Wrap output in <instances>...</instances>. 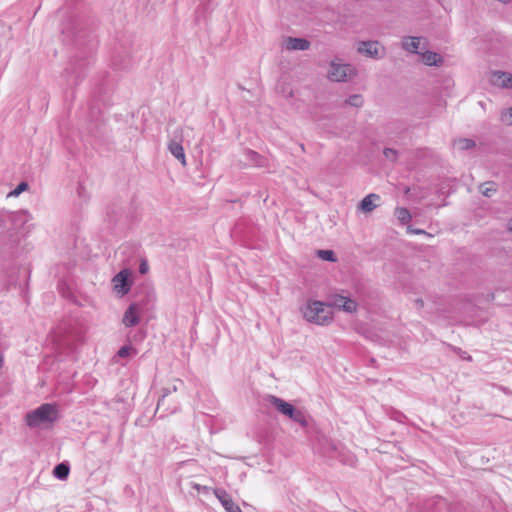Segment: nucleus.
Segmentation results:
<instances>
[{"instance_id":"33","label":"nucleus","mask_w":512,"mask_h":512,"mask_svg":"<svg viewBox=\"0 0 512 512\" xmlns=\"http://www.w3.org/2000/svg\"><path fill=\"white\" fill-rule=\"evenodd\" d=\"M415 303H416L417 307H419V308H422L424 305V302L422 299H416Z\"/></svg>"},{"instance_id":"6","label":"nucleus","mask_w":512,"mask_h":512,"mask_svg":"<svg viewBox=\"0 0 512 512\" xmlns=\"http://www.w3.org/2000/svg\"><path fill=\"white\" fill-rule=\"evenodd\" d=\"M358 52L373 59H381L385 55V48L378 41H362L359 43Z\"/></svg>"},{"instance_id":"21","label":"nucleus","mask_w":512,"mask_h":512,"mask_svg":"<svg viewBox=\"0 0 512 512\" xmlns=\"http://www.w3.org/2000/svg\"><path fill=\"white\" fill-rule=\"evenodd\" d=\"M480 192L486 196L491 197L496 192V183L486 182L479 186Z\"/></svg>"},{"instance_id":"36","label":"nucleus","mask_w":512,"mask_h":512,"mask_svg":"<svg viewBox=\"0 0 512 512\" xmlns=\"http://www.w3.org/2000/svg\"><path fill=\"white\" fill-rule=\"evenodd\" d=\"M4 359L2 354L0 353V367L3 365Z\"/></svg>"},{"instance_id":"17","label":"nucleus","mask_w":512,"mask_h":512,"mask_svg":"<svg viewBox=\"0 0 512 512\" xmlns=\"http://www.w3.org/2000/svg\"><path fill=\"white\" fill-rule=\"evenodd\" d=\"M373 199H379V196L373 193L365 196L360 202V209L366 213L375 209L377 205L373 202Z\"/></svg>"},{"instance_id":"22","label":"nucleus","mask_w":512,"mask_h":512,"mask_svg":"<svg viewBox=\"0 0 512 512\" xmlns=\"http://www.w3.org/2000/svg\"><path fill=\"white\" fill-rule=\"evenodd\" d=\"M28 189V183L25 181L20 182L17 187L8 193L7 197H18L22 192Z\"/></svg>"},{"instance_id":"10","label":"nucleus","mask_w":512,"mask_h":512,"mask_svg":"<svg viewBox=\"0 0 512 512\" xmlns=\"http://www.w3.org/2000/svg\"><path fill=\"white\" fill-rule=\"evenodd\" d=\"M332 305L348 313L356 312L358 306L355 300L340 295L334 298Z\"/></svg>"},{"instance_id":"14","label":"nucleus","mask_w":512,"mask_h":512,"mask_svg":"<svg viewBox=\"0 0 512 512\" xmlns=\"http://www.w3.org/2000/svg\"><path fill=\"white\" fill-rule=\"evenodd\" d=\"M70 466L66 462L57 464L53 469V475L59 480H66L69 476Z\"/></svg>"},{"instance_id":"4","label":"nucleus","mask_w":512,"mask_h":512,"mask_svg":"<svg viewBox=\"0 0 512 512\" xmlns=\"http://www.w3.org/2000/svg\"><path fill=\"white\" fill-rule=\"evenodd\" d=\"M112 285L114 292L118 296L123 297L128 294L132 286L131 271L129 269H122L112 278Z\"/></svg>"},{"instance_id":"24","label":"nucleus","mask_w":512,"mask_h":512,"mask_svg":"<svg viewBox=\"0 0 512 512\" xmlns=\"http://www.w3.org/2000/svg\"><path fill=\"white\" fill-rule=\"evenodd\" d=\"M318 256L325 261L334 262L336 260L335 253L332 250H319Z\"/></svg>"},{"instance_id":"27","label":"nucleus","mask_w":512,"mask_h":512,"mask_svg":"<svg viewBox=\"0 0 512 512\" xmlns=\"http://www.w3.org/2000/svg\"><path fill=\"white\" fill-rule=\"evenodd\" d=\"M501 120L507 125H512V107L502 113Z\"/></svg>"},{"instance_id":"1","label":"nucleus","mask_w":512,"mask_h":512,"mask_svg":"<svg viewBox=\"0 0 512 512\" xmlns=\"http://www.w3.org/2000/svg\"><path fill=\"white\" fill-rule=\"evenodd\" d=\"M59 418L58 406L55 403H45L27 413L26 424L31 428L52 424Z\"/></svg>"},{"instance_id":"25","label":"nucleus","mask_w":512,"mask_h":512,"mask_svg":"<svg viewBox=\"0 0 512 512\" xmlns=\"http://www.w3.org/2000/svg\"><path fill=\"white\" fill-rule=\"evenodd\" d=\"M132 352H136L131 346H128V345H124L122 346L118 352H117V356L118 357H121V358H125V357H128L131 355Z\"/></svg>"},{"instance_id":"32","label":"nucleus","mask_w":512,"mask_h":512,"mask_svg":"<svg viewBox=\"0 0 512 512\" xmlns=\"http://www.w3.org/2000/svg\"><path fill=\"white\" fill-rule=\"evenodd\" d=\"M148 270V265L146 263V261H142V263L140 264V267H139V271L141 274H144L146 273Z\"/></svg>"},{"instance_id":"19","label":"nucleus","mask_w":512,"mask_h":512,"mask_svg":"<svg viewBox=\"0 0 512 512\" xmlns=\"http://www.w3.org/2000/svg\"><path fill=\"white\" fill-rule=\"evenodd\" d=\"M245 157L249 162L256 166H262L263 164V157L254 150L247 149L245 151Z\"/></svg>"},{"instance_id":"8","label":"nucleus","mask_w":512,"mask_h":512,"mask_svg":"<svg viewBox=\"0 0 512 512\" xmlns=\"http://www.w3.org/2000/svg\"><path fill=\"white\" fill-rule=\"evenodd\" d=\"M91 61L89 59L73 60L69 66L66 68V73L70 74L73 79L69 80L72 84H77L80 78L83 76L84 71L90 65Z\"/></svg>"},{"instance_id":"26","label":"nucleus","mask_w":512,"mask_h":512,"mask_svg":"<svg viewBox=\"0 0 512 512\" xmlns=\"http://www.w3.org/2000/svg\"><path fill=\"white\" fill-rule=\"evenodd\" d=\"M383 154L384 156L391 160V161H395L396 158H397V151L393 148H385L384 151H383Z\"/></svg>"},{"instance_id":"28","label":"nucleus","mask_w":512,"mask_h":512,"mask_svg":"<svg viewBox=\"0 0 512 512\" xmlns=\"http://www.w3.org/2000/svg\"><path fill=\"white\" fill-rule=\"evenodd\" d=\"M112 65L119 69L127 67V63L119 60L116 55L112 56Z\"/></svg>"},{"instance_id":"7","label":"nucleus","mask_w":512,"mask_h":512,"mask_svg":"<svg viewBox=\"0 0 512 512\" xmlns=\"http://www.w3.org/2000/svg\"><path fill=\"white\" fill-rule=\"evenodd\" d=\"M143 311L141 302L131 303L124 312L122 323L125 327L130 328L136 326L140 321V315Z\"/></svg>"},{"instance_id":"29","label":"nucleus","mask_w":512,"mask_h":512,"mask_svg":"<svg viewBox=\"0 0 512 512\" xmlns=\"http://www.w3.org/2000/svg\"><path fill=\"white\" fill-rule=\"evenodd\" d=\"M407 232L410 234H422L430 237L431 235L427 233L426 231L419 229V228H413L412 226L407 227Z\"/></svg>"},{"instance_id":"34","label":"nucleus","mask_w":512,"mask_h":512,"mask_svg":"<svg viewBox=\"0 0 512 512\" xmlns=\"http://www.w3.org/2000/svg\"><path fill=\"white\" fill-rule=\"evenodd\" d=\"M170 389H171V392H175V391H177L178 387H177V385H176V384H173V385L170 387Z\"/></svg>"},{"instance_id":"12","label":"nucleus","mask_w":512,"mask_h":512,"mask_svg":"<svg viewBox=\"0 0 512 512\" xmlns=\"http://www.w3.org/2000/svg\"><path fill=\"white\" fill-rule=\"evenodd\" d=\"M168 150L177 160L181 162L182 165H186L184 149L181 144V141L178 139L177 136H175L169 141Z\"/></svg>"},{"instance_id":"31","label":"nucleus","mask_w":512,"mask_h":512,"mask_svg":"<svg viewBox=\"0 0 512 512\" xmlns=\"http://www.w3.org/2000/svg\"><path fill=\"white\" fill-rule=\"evenodd\" d=\"M325 442L328 444L329 446V451H325L324 454L328 457H334V454H332L334 451H336V445L328 440L325 439Z\"/></svg>"},{"instance_id":"35","label":"nucleus","mask_w":512,"mask_h":512,"mask_svg":"<svg viewBox=\"0 0 512 512\" xmlns=\"http://www.w3.org/2000/svg\"><path fill=\"white\" fill-rule=\"evenodd\" d=\"M508 230L512 232V219L508 223Z\"/></svg>"},{"instance_id":"2","label":"nucleus","mask_w":512,"mask_h":512,"mask_svg":"<svg viewBox=\"0 0 512 512\" xmlns=\"http://www.w3.org/2000/svg\"><path fill=\"white\" fill-rule=\"evenodd\" d=\"M332 306L322 301H308L303 309V317L317 325H328L333 320Z\"/></svg>"},{"instance_id":"18","label":"nucleus","mask_w":512,"mask_h":512,"mask_svg":"<svg viewBox=\"0 0 512 512\" xmlns=\"http://www.w3.org/2000/svg\"><path fill=\"white\" fill-rule=\"evenodd\" d=\"M454 146L462 151L473 149L476 146V143L473 139L469 138H459L454 141Z\"/></svg>"},{"instance_id":"5","label":"nucleus","mask_w":512,"mask_h":512,"mask_svg":"<svg viewBox=\"0 0 512 512\" xmlns=\"http://www.w3.org/2000/svg\"><path fill=\"white\" fill-rule=\"evenodd\" d=\"M354 68L349 64L332 62L328 72V78L334 82H345L354 75Z\"/></svg>"},{"instance_id":"30","label":"nucleus","mask_w":512,"mask_h":512,"mask_svg":"<svg viewBox=\"0 0 512 512\" xmlns=\"http://www.w3.org/2000/svg\"><path fill=\"white\" fill-rule=\"evenodd\" d=\"M171 393H172V392H171L170 387L163 388V390H162V396H161V398L158 400L157 408H159V407L162 405V403H163V401H164L165 397H167V396H168L169 394H171Z\"/></svg>"},{"instance_id":"16","label":"nucleus","mask_w":512,"mask_h":512,"mask_svg":"<svg viewBox=\"0 0 512 512\" xmlns=\"http://www.w3.org/2000/svg\"><path fill=\"white\" fill-rule=\"evenodd\" d=\"M420 45V38L419 37H406L402 41V47L406 51L417 53L418 54V48Z\"/></svg>"},{"instance_id":"3","label":"nucleus","mask_w":512,"mask_h":512,"mask_svg":"<svg viewBox=\"0 0 512 512\" xmlns=\"http://www.w3.org/2000/svg\"><path fill=\"white\" fill-rule=\"evenodd\" d=\"M268 402L278 412L300 424L302 427L308 426V416L303 410L296 409L292 404L274 395L268 397Z\"/></svg>"},{"instance_id":"15","label":"nucleus","mask_w":512,"mask_h":512,"mask_svg":"<svg viewBox=\"0 0 512 512\" xmlns=\"http://www.w3.org/2000/svg\"><path fill=\"white\" fill-rule=\"evenodd\" d=\"M421 59L428 66H438L442 62L441 56L432 51L422 53Z\"/></svg>"},{"instance_id":"23","label":"nucleus","mask_w":512,"mask_h":512,"mask_svg":"<svg viewBox=\"0 0 512 512\" xmlns=\"http://www.w3.org/2000/svg\"><path fill=\"white\" fill-rule=\"evenodd\" d=\"M363 102V97L359 94L351 95L346 100V103L353 107H361L363 105Z\"/></svg>"},{"instance_id":"11","label":"nucleus","mask_w":512,"mask_h":512,"mask_svg":"<svg viewBox=\"0 0 512 512\" xmlns=\"http://www.w3.org/2000/svg\"><path fill=\"white\" fill-rule=\"evenodd\" d=\"M491 82L502 88H512V74L504 71H494L491 75Z\"/></svg>"},{"instance_id":"13","label":"nucleus","mask_w":512,"mask_h":512,"mask_svg":"<svg viewBox=\"0 0 512 512\" xmlns=\"http://www.w3.org/2000/svg\"><path fill=\"white\" fill-rule=\"evenodd\" d=\"M284 47L287 50H308L310 42L304 38L287 37L284 40Z\"/></svg>"},{"instance_id":"9","label":"nucleus","mask_w":512,"mask_h":512,"mask_svg":"<svg viewBox=\"0 0 512 512\" xmlns=\"http://www.w3.org/2000/svg\"><path fill=\"white\" fill-rule=\"evenodd\" d=\"M214 495L222 504L226 512H242L240 507L232 500L230 494L223 488L214 490Z\"/></svg>"},{"instance_id":"20","label":"nucleus","mask_w":512,"mask_h":512,"mask_svg":"<svg viewBox=\"0 0 512 512\" xmlns=\"http://www.w3.org/2000/svg\"><path fill=\"white\" fill-rule=\"evenodd\" d=\"M395 216L402 224H406L411 220L410 211L404 207H397L395 210Z\"/></svg>"}]
</instances>
